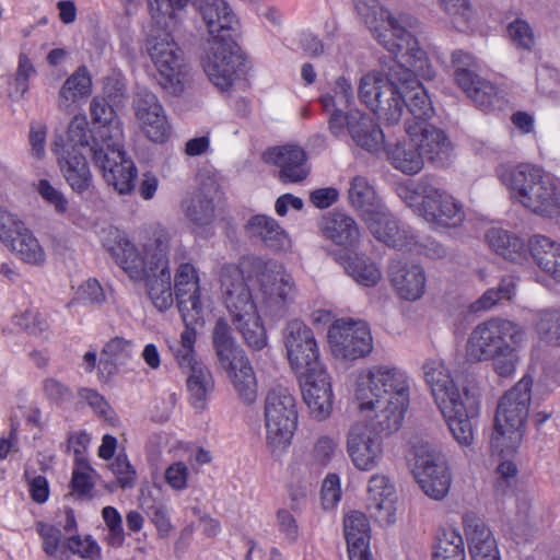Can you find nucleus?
<instances>
[{"label": "nucleus", "mask_w": 560, "mask_h": 560, "mask_svg": "<svg viewBox=\"0 0 560 560\" xmlns=\"http://www.w3.org/2000/svg\"><path fill=\"white\" fill-rule=\"evenodd\" d=\"M355 12L368 26L377 43L394 57L401 56L407 66H398L394 78L400 81V102L408 107L410 124L434 127L429 124L434 109L431 100L418 78L431 80L434 70L425 51L419 46L413 32L418 20L405 11H389L378 0H355Z\"/></svg>", "instance_id": "obj_1"}, {"label": "nucleus", "mask_w": 560, "mask_h": 560, "mask_svg": "<svg viewBox=\"0 0 560 560\" xmlns=\"http://www.w3.org/2000/svg\"><path fill=\"white\" fill-rule=\"evenodd\" d=\"M92 129L84 115H75L69 124V141L88 147L94 165L105 182L118 194L127 195L135 188L138 171L124 150L122 122L104 98L94 97L90 104Z\"/></svg>", "instance_id": "obj_2"}, {"label": "nucleus", "mask_w": 560, "mask_h": 560, "mask_svg": "<svg viewBox=\"0 0 560 560\" xmlns=\"http://www.w3.org/2000/svg\"><path fill=\"white\" fill-rule=\"evenodd\" d=\"M102 243L132 281L144 283L150 301L159 311H166L173 305L170 233L165 229L155 228L141 250L124 232L114 228L106 231Z\"/></svg>", "instance_id": "obj_3"}, {"label": "nucleus", "mask_w": 560, "mask_h": 560, "mask_svg": "<svg viewBox=\"0 0 560 560\" xmlns=\"http://www.w3.org/2000/svg\"><path fill=\"white\" fill-rule=\"evenodd\" d=\"M411 377L395 364H373L355 372L352 402L360 417L375 429L396 432L402 424L410 401Z\"/></svg>", "instance_id": "obj_4"}, {"label": "nucleus", "mask_w": 560, "mask_h": 560, "mask_svg": "<svg viewBox=\"0 0 560 560\" xmlns=\"http://www.w3.org/2000/svg\"><path fill=\"white\" fill-rule=\"evenodd\" d=\"M527 332L518 323L491 317L479 323L469 334L465 355L470 362L492 361L493 371L511 377L520 363L518 351L525 346Z\"/></svg>", "instance_id": "obj_5"}, {"label": "nucleus", "mask_w": 560, "mask_h": 560, "mask_svg": "<svg viewBox=\"0 0 560 560\" xmlns=\"http://www.w3.org/2000/svg\"><path fill=\"white\" fill-rule=\"evenodd\" d=\"M260 267V261L256 259H243L238 266H223L220 272L222 303L233 326L253 350H261L268 343L266 328L249 287V269Z\"/></svg>", "instance_id": "obj_6"}, {"label": "nucleus", "mask_w": 560, "mask_h": 560, "mask_svg": "<svg viewBox=\"0 0 560 560\" xmlns=\"http://www.w3.org/2000/svg\"><path fill=\"white\" fill-rule=\"evenodd\" d=\"M425 383L431 388L454 439L463 446L471 445L474 428L471 418L477 415L478 404L467 392L460 393L451 371L440 358L428 359L422 365Z\"/></svg>", "instance_id": "obj_7"}, {"label": "nucleus", "mask_w": 560, "mask_h": 560, "mask_svg": "<svg viewBox=\"0 0 560 560\" xmlns=\"http://www.w3.org/2000/svg\"><path fill=\"white\" fill-rule=\"evenodd\" d=\"M497 175L511 199L529 212L545 219L560 217V184L542 168L529 163L502 164Z\"/></svg>", "instance_id": "obj_8"}, {"label": "nucleus", "mask_w": 560, "mask_h": 560, "mask_svg": "<svg viewBox=\"0 0 560 560\" xmlns=\"http://www.w3.org/2000/svg\"><path fill=\"white\" fill-rule=\"evenodd\" d=\"M406 136L386 145L389 164L406 175H416L424 167V159L444 164L453 147L447 136L436 127L410 124L405 127Z\"/></svg>", "instance_id": "obj_9"}, {"label": "nucleus", "mask_w": 560, "mask_h": 560, "mask_svg": "<svg viewBox=\"0 0 560 560\" xmlns=\"http://www.w3.org/2000/svg\"><path fill=\"white\" fill-rule=\"evenodd\" d=\"M397 194L416 215L433 229L457 228L465 221L462 202L428 177L399 185Z\"/></svg>", "instance_id": "obj_10"}, {"label": "nucleus", "mask_w": 560, "mask_h": 560, "mask_svg": "<svg viewBox=\"0 0 560 560\" xmlns=\"http://www.w3.org/2000/svg\"><path fill=\"white\" fill-rule=\"evenodd\" d=\"M533 378L524 375L501 398L490 438L492 454L513 455L520 447L529 412Z\"/></svg>", "instance_id": "obj_11"}, {"label": "nucleus", "mask_w": 560, "mask_h": 560, "mask_svg": "<svg viewBox=\"0 0 560 560\" xmlns=\"http://www.w3.org/2000/svg\"><path fill=\"white\" fill-rule=\"evenodd\" d=\"M395 60L384 73L380 70H372L361 77L358 85V95L381 120L388 125H396L402 115L400 102V81L394 78L398 66L406 68L407 62L401 56L394 57Z\"/></svg>", "instance_id": "obj_12"}, {"label": "nucleus", "mask_w": 560, "mask_h": 560, "mask_svg": "<svg viewBox=\"0 0 560 560\" xmlns=\"http://www.w3.org/2000/svg\"><path fill=\"white\" fill-rule=\"evenodd\" d=\"M298 420V404L293 393L280 386L270 389L265 399L264 425L266 445L273 456H280L288 450Z\"/></svg>", "instance_id": "obj_13"}, {"label": "nucleus", "mask_w": 560, "mask_h": 560, "mask_svg": "<svg viewBox=\"0 0 560 560\" xmlns=\"http://www.w3.org/2000/svg\"><path fill=\"white\" fill-rule=\"evenodd\" d=\"M145 49L158 71V83L167 94L178 96L184 93L188 68L184 52L171 33L152 30L145 42Z\"/></svg>", "instance_id": "obj_14"}, {"label": "nucleus", "mask_w": 560, "mask_h": 560, "mask_svg": "<svg viewBox=\"0 0 560 560\" xmlns=\"http://www.w3.org/2000/svg\"><path fill=\"white\" fill-rule=\"evenodd\" d=\"M412 474L423 493L435 501L443 500L451 488L452 475L441 452L429 443L413 445Z\"/></svg>", "instance_id": "obj_15"}, {"label": "nucleus", "mask_w": 560, "mask_h": 560, "mask_svg": "<svg viewBox=\"0 0 560 560\" xmlns=\"http://www.w3.org/2000/svg\"><path fill=\"white\" fill-rule=\"evenodd\" d=\"M282 340L290 369L296 377L325 369L319 359L315 335L304 322H288L282 330Z\"/></svg>", "instance_id": "obj_16"}, {"label": "nucleus", "mask_w": 560, "mask_h": 560, "mask_svg": "<svg viewBox=\"0 0 560 560\" xmlns=\"http://www.w3.org/2000/svg\"><path fill=\"white\" fill-rule=\"evenodd\" d=\"M381 433L388 434L375 429L373 422L363 417L349 425L346 448L351 463L358 470L370 471L380 465L384 455Z\"/></svg>", "instance_id": "obj_17"}, {"label": "nucleus", "mask_w": 560, "mask_h": 560, "mask_svg": "<svg viewBox=\"0 0 560 560\" xmlns=\"http://www.w3.org/2000/svg\"><path fill=\"white\" fill-rule=\"evenodd\" d=\"M328 343L335 358L354 361L373 351V337L364 322L337 319L327 334Z\"/></svg>", "instance_id": "obj_18"}, {"label": "nucleus", "mask_w": 560, "mask_h": 560, "mask_svg": "<svg viewBox=\"0 0 560 560\" xmlns=\"http://www.w3.org/2000/svg\"><path fill=\"white\" fill-rule=\"evenodd\" d=\"M202 65L209 80L220 90L226 91L233 85L243 58L232 38H221L210 40Z\"/></svg>", "instance_id": "obj_19"}, {"label": "nucleus", "mask_w": 560, "mask_h": 560, "mask_svg": "<svg viewBox=\"0 0 560 560\" xmlns=\"http://www.w3.org/2000/svg\"><path fill=\"white\" fill-rule=\"evenodd\" d=\"M452 65L456 84L479 107H490L497 98V89L492 83L475 73L478 67L476 58L469 52L458 49L452 52Z\"/></svg>", "instance_id": "obj_20"}, {"label": "nucleus", "mask_w": 560, "mask_h": 560, "mask_svg": "<svg viewBox=\"0 0 560 560\" xmlns=\"http://www.w3.org/2000/svg\"><path fill=\"white\" fill-rule=\"evenodd\" d=\"M174 295L185 323L202 320L200 277L190 262H182L174 276Z\"/></svg>", "instance_id": "obj_21"}, {"label": "nucleus", "mask_w": 560, "mask_h": 560, "mask_svg": "<svg viewBox=\"0 0 560 560\" xmlns=\"http://www.w3.org/2000/svg\"><path fill=\"white\" fill-rule=\"evenodd\" d=\"M132 108L137 124L145 137L154 142L165 141L170 126L156 95L148 90L139 91L133 97Z\"/></svg>", "instance_id": "obj_22"}, {"label": "nucleus", "mask_w": 560, "mask_h": 560, "mask_svg": "<svg viewBox=\"0 0 560 560\" xmlns=\"http://www.w3.org/2000/svg\"><path fill=\"white\" fill-rule=\"evenodd\" d=\"M371 234L387 246L420 253L415 235L393 217L383 205L363 220Z\"/></svg>", "instance_id": "obj_23"}, {"label": "nucleus", "mask_w": 560, "mask_h": 560, "mask_svg": "<svg viewBox=\"0 0 560 560\" xmlns=\"http://www.w3.org/2000/svg\"><path fill=\"white\" fill-rule=\"evenodd\" d=\"M7 224L5 229H0V241L25 264L43 266L46 252L33 232L18 215L8 218Z\"/></svg>", "instance_id": "obj_24"}, {"label": "nucleus", "mask_w": 560, "mask_h": 560, "mask_svg": "<svg viewBox=\"0 0 560 560\" xmlns=\"http://www.w3.org/2000/svg\"><path fill=\"white\" fill-rule=\"evenodd\" d=\"M298 380L310 416L317 421L328 419L332 412L334 392L327 371L324 369Z\"/></svg>", "instance_id": "obj_25"}, {"label": "nucleus", "mask_w": 560, "mask_h": 560, "mask_svg": "<svg viewBox=\"0 0 560 560\" xmlns=\"http://www.w3.org/2000/svg\"><path fill=\"white\" fill-rule=\"evenodd\" d=\"M75 148L67 138V143L60 145L58 141L52 144V152L57 155L59 167L70 188L78 195L89 191L93 187V175L84 155L77 153Z\"/></svg>", "instance_id": "obj_26"}, {"label": "nucleus", "mask_w": 560, "mask_h": 560, "mask_svg": "<svg viewBox=\"0 0 560 560\" xmlns=\"http://www.w3.org/2000/svg\"><path fill=\"white\" fill-rule=\"evenodd\" d=\"M368 510L381 525H392L396 522V487L389 476L374 474L366 487Z\"/></svg>", "instance_id": "obj_27"}, {"label": "nucleus", "mask_w": 560, "mask_h": 560, "mask_svg": "<svg viewBox=\"0 0 560 560\" xmlns=\"http://www.w3.org/2000/svg\"><path fill=\"white\" fill-rule=\"evenodd\" d=\"M353 101L352 84L345 77H338L335 80L331 93L320 96L323 110L329 115L328 129L338 139L346 136V120L349 113H343V109L350 107Z\"/></svg>", "instance_id": "obj_28"}, {"label": "nucleus", "mask_w": 560, "mask_h": 560, "mask_svg": "<svg viewBox=\"0 0 560 560\" xmlns=\"http://www.w3.org/2000/svg\"><path fill=\"white\" fill-rule=\"evenodd\" d=\"M194 4L205 22L210 40L232 38L230 32H236L240 21L225 0H195Z\"/></svg>", "instance_id": "obj_29"}, {"label": "nucleus", "mask_w": 560, "mask_h": 560, "mask_svg": "<svg viewBox=\"0 0 560 560\" xmlns=\"http://www.w3.org/2000/svg\"><path fill=\"white\" fill-rule=\"evenodd\" d=\"M264 159L279 168V178L283 183H300L310 173L306 154L298 145L270 148L264 153Z\"/></svg>", "instance_id": "obj_30"}, {"label": "nucleus", "mask_w": 560, "mask_h": 560, "mask_svg": "<svg viewBox=\"0 0 560 560\" xmlns=\"http://www.w3.org/2000/svg\"><path fill=\"white\" fill-rule=\"evenodd\" d=\"M463 524L472 560H501L497 540L482 520L465 514Z\"/></svg>", "instance_id": "obj_31"}, {"label": "nucleus", "mask_w": 560, "mask_h": 560, "mask_svg": "<svg viewBox=\"0 0 560 560\" xmlns=\"http://www.w3.org/2000/svg\"><path fill=\"white\" fill-rule=\"evenodd\" d=\"M318 230L323 237L345 248L357 246L361 236L355 220L340 211L324 214L318 221Z\"/></svg>", "instance_id": "obj_32"}, {"label": "nucleus", "mask_w": 560, "mask_h": 560, "mask_svg": "<svg viewBox=\"0 0 560 560\" xmlns=\"http://www.w3.org/2000/svg\"><path fill=\"white\" fill-rule=\"evenodd\" d=\"M388 275L395 291L401 299L416 301L423 295L427 277L421 266L393 261L388 268Z\"/></svg>", "instance_id": "obj_33"}, {"label": "nucleus", "mask_w": 560, "mask_h": 560, "mask_svg": "<svg viewBox=\"0 0 560 560\" xmlns=\"http://www.w3.org/2000/svg\"><path fill=\"white\" fill-rule=\"evenodd\" d=\"M220 365L226 372L238 399L245 405L254 404L258 395V383L246 353L232 357V360Z\"/></svg>", "instance_id": "obj_34"}, {"label": "nucleus", "mask_w": 560, "mask_h": 560, "mask_svg": "<svg viewBox=\"0 0 560 560\" xmlns=\"http://www.w3.org/2000/svg\"><path fill=\"white\" fill-rule=\"evenodd\" d=\"M259 281L264 303L270 310H282L295 295L293 278L282 268L264 271Z\"/></svg>", "instance_id": "obj_35"}, {"label": "nucleus", "mask_w": 560, "mask_h": 560, "mask_svg": "<svg viewBox=\"0 0 560 560\" xmlns=\"http://www.w3.org/2000/svg\"><path fill=\"white\" fill-rule=\"evenodd\" d=\"M347 131L357 147L369 152H378L384 145L382 129L363 112H349L346 120Z\"/></svg>", "instance_id": "obj_36"}, {"label": "nucleus", "mask_w": 560, "mask_h": 560, "mask_svg": "<svg viewBox=\"0 0 560 560\" xmlns=\"http://www.w3.org/2000/svg\"><path fill=\"white\" fill-rule=\"evenodd\" d=\"M92 93V81L85 67L78 68L61 85L57 105L62 112L74 110Z\"/></svg>", "instance_id": "obj_37"}, {"label": "nucleus", "mask_w": 560, "mask_h": 560, "mask_svg": "<svg viewBox=\"0 0 560 560\" xmlns=\"http://www.w3.org/2000/svg\"><path fill=\"white\" fill-rule=\"evenodd\" d=\"M528 249L539 269L560 283V243L536 234L529 238Z\"/></svg>", "instance_id": "obj_38"}, {"label": "nucleus", "mask_w": 560, "mask_h": 560, "mask_svg": "<svg viewBox=\"0 0 560 560\" xmlns=\"http://www.w3.org/2000/svg\"><path fill=\"white\" fill-rule=\"evenodd\" d=\"M489 247L512 262L522 264L527 259L528 244L506 230L492 228L486 234Z\"/></svg>", "instance_id": "obj_39"}, {"label": "nucleus", "mask_w": 560, "mask_h": 560, "mask_svg": "<svg viewBox=\"0 0 560 560\" xmlns=\"http://www.w3.org/2000/svg\"><path fill=\"white\" fill-rule=\"evenodd\" d=\"M217 195L218 186L214 182L197 190L185 202L186 218L196 226L210 224L214 218V199Z\"/></svg>", "instance_id": "obj_40"}, {"label": "nucleus", "mask_w": 560, "mask_h": 560, "mask_svg": "<svg viewBox=\"0 0 560 560\" xmlns=\"http://www.w3.org/2000/svg\"><path fill=\"white\" fill-rule=\"evenodd\" d=\"M182 372L186 375V389L190 404L195 408H202L214 387L212 373L201 361L183 369Z\"/></svg>", "instance_id": "obj_41"}, {"label": "nucleus", "mask_w": 560, "mask_h": 560, "mask_svg": "<svg viewBox=\"0 0 560 560\" xmlns=\"http://www.w3.org/2000/svg\"><path fill=\"white\" fill-rule=\"evenodd\" d=\"M246 230L259 237L266 246L273 250H285L290 247V238L277 221L270 217L257 214L250 218Z\"/></svg>", "instance_id": "obj_42"}, {"label": "nucleus", "mask_w": 560, "mask_h": 560, "mask_svg": "<svg viewBox=\"0 0 560 560\" xmlns=\"http://www.w3.org/2000/svg\"><path fill=\"white\" fill-rule=\"evenodd\" d=\"M348 199L350 205L360 212L361 219L373 214L384 203L364 176H354L349 183Z\"/></svg>", "instance_id": "obj_43"}, {"label": "nucleus", "mask_w": 560, "mask_h": 560, "mask_svg": "<svg viewBox=\"0 0 560 560\" xmlns=\"http://www.w3.org/2000/svg\"><path fill=\"white\" fill-rule=\"evenodd\" d=\"M532 325L539 341L560 346V307H545L533 312Z\"/></svg>", "instance_id": "obj_44"}, {"label": "nucleus", "mask_w": 560, "mask_h": 560, "mask_svg": "<svg viewBox=\"0 0 560 560\" xmlns=\"http://www.w3.org/2000/svg\"><path fill=\"white\" fill-rule=\"evenodd\" d=\"M370 521L360 511H351L343 518L348 552L370 549Z\"/></svg>", "instance_id": "obj_45"}, {"label": "nucleus", "mask_w": 560, "mask_h": 560, "mask_svg": "<svg viewBox=\"0 0 560 560\" xmlns=\"http://www.w3.org/2000/svg\"><path fill=\"white\" fill-rule=\"evenodd\" d=\"M342 266L346 273L360 285L373 287L382 278L380 268L369 257L350 255L343 259Z\"/></svg>", "instance_id": "obj_46"}, {"label": "nucleus", "mask_w": 560, "mask_h": 560, "mask_svg": "<svg viewBox=\"0 0 560 560\" xmlns=\"http://www.w3.org/2000/svg\"><path fill=\"white\" fill-rule=\"evenodd\" d=\"M432 560H466L462 535L452 528L440 530L433 547Z\"/></svg>", "instance_id": "obj_47"}, {"label": "nucleus", "mask_w": 560, "mask_h": 560, "mask_svg": "<svg viewBox=\"0 0 560 560\" xmlns=\"http://www.w3.org/2000/svg\"><path fill=\"white\" fill-rule=\"evenodd\" d=\"M185 324L186 327L180 332L179 339L168 341L170 351L180 370L200 362V360L197 359L195 350L197 332L192 327H190L195 323Z\"/></svg>", "instance_id": "obj_48"}, {"label": "nucleus", "mask_w": 560, "mask_h": 560, "mask_svg": "<svg viewBox=\"0 0 560 560\" xmlns=\"http://www.w3.org/2000/svg\"><path fill=\"white\" fill-rule=\"evenodd\" d=\"M212 339L220 364L232 360V357H238L245 353V351L236 345L231 334L230 325L223 317L217 320L212 331Z\"/></svg>", "instance_id": "obj_49"}, {"label": "nucleus", "mask_w": 560, "mask_h": 560, "mask_svg": "<svg viewBox=\"0 0 560 560\" xmlns=\"http://www.w3.org/2000/svg\"><path fill=\"white\" fill-rule=\"evenodd\" d=\"M36 532L42 539V548L47 557L52 560H67L66 539H62L60 528L39 522L36 524Z\"/></svg>", "instance_id": "obj_50"}, {"label": "nucleus", "mask_w": 560, "mask_h": 560, "mask_svg": "<svg viewBox=\"0 0 560 560\" xmlns=\"http://www.w3.org/2000/svg\"><path fill=\"white\" fill-rule=\"evenodd\" d=\"M188 0H148V8L153 22L159 27L168 28L177 23V12L183 10Z\"/></svg>", "instance_id": "obj_51"}, {"label": "nucleus", "mask_w": 560, "mask_h": 560, "mask_svg": "<svg viewBox=\"0 0 560 560\" xmlns=\"http://www.w3.org/2000/svg\"><path fill=\"white\" fill-rule=\"evenodd\" d=\"M515 291V282L512 278H503L497 288L487 290L471 305L475 312L489 311L501 300H510Z\"/></svg>", "instance_id": "obj_52"}, {"label": "nucleus", "mask_w": 560, "mask_h": 560, "mask_svg": "<svg viewBox=\"0 0 560 560\" xmlns=\"http://www.w3.org/2000/svg\"><path fill=\"white\" fill-rule=\"evenodd\" d=\"M508 37L517 49L532 51L536 45L533 26L523 19H515L506 27Z\"/></svg>", "instance_id": "obj_53"}, {"label": "nucleus", "mask_w": 560, "mask_h": 560, "mask_svg": "<svg viewBox=\"0 0 560 560\" xmlns=\"http://www.w3.org/2000/svg\"><path fill=\"white\" fill-rule=\"evenodd\" d=\"M440 7L448 14L451 23L458 31H465L472 19L468 0H438Z\"/></svg>", "instance_id": "obj_54"}, {"label": "nucleus", "mask_w": 560, "mask_h": 560, "mask_svg": "<svg viewBox=\"0 0 560 560\" xmlns=\"http://www.w3.org/2000/svg\"><path fill=\"white\" fill-rule=\"evenodd\" d=\"M65 549L67 550V560L71 555L83 559L95 560L101 556V548L90 536L81 537L79 535L70 536L66 539Z\"/></svg>", "instance_id": "obj_55"}, {"label": "nucleus", "mask_w": 560, "mask_h": 560, "mask_svg": "<svg viewBox=\"0 0 560 560\" xmlns=\"http://www.w3.org/2000/svg\"><path fill=\"white\" fill-rule=\"evenodd\" d=\"M339 442L336 436L328 434L319 435L313 445L311 458L313 464L318 466H327L338 451Z\"/></svg>", "instance_id": "obj_56"}, {"label": "nucleus", "mask_w": 560, "mask_h": 560, "mask_svg": "<svg viewBox=\"0 0 560 560\" xmlns=\"http://www.w3.org/2000/svg\"><path fill=\"white\" fill-rule=\"evenodd\" d=\"M35 74V69L31 60L21 55L15 77L11 83L10 96L12 98H21L28 90V80Z\"/></svg>", "instance_id": "obj_57"}, {"label": "nucleus", "mask_w": 560, "mask_h": 560, "mask_svg": "<svg viewBox=\"0 0 560 560\" xmlns=\"http://www.w3.org/2000/svg\"><path fill=\"white\" fill-rule=\"evenodd\" d=\"M36 191L43 200L54 207L56 213L63 214L68 211V199L63 192L54 187L49 180L39 179L36 184Z\"/></svg>", "instance_id": "obj_58"}, {"label": "nucleus", "mask_w": 560, "mask_h": 560, "mask_svg": "<svg viewBox=\"0 0 560 560\" xmlns=\"http://www.w3.org/2000/svg\"><path fill=\"white\" fill-rule=\"evenodd\" d=\"M79 399L86 404L92 411L101 418L110 419L113 417V409L107 400L95 389L81 387L78 390Z\"/></svg>", "instance_id": "obj_59"}, {"label": "nucleus", "mask_w": 560, "mask_h": 560, "mask_svg": "<svg viewBox=\"0 0 560 560\" xmlns=\"http://www.w3.org/2000/svg\"><path fill=\"white\" fill-rule=\"evenodd\" d=\"M102 516L109 530L108 542L113 546H121L125 535L119 512L113 506H105L102 511Z\"/></svg>", "instance_id": "obj_60"}, {"label": "nucleus", "mask_w": 560, "mask_h": 560, "mask_svg": "<svg viewBox=\"0 0 560 560\" xmlns=\"http://www.w3.org/2000/svg\"><path fill=\"white\" fill-rule=\"evenodd\" d=\"M42 389L44 396L56 405L65 404L73 396L71 388L55 377L45 378L42 384Z\"/></svg>", "instance_id": "obj_61"}, {"label": "nucleus", "mask_w": 560, "mask_h": 560, "mask_svg": "<svg viewBox=\"0 0 560 560\" xmlns=\"http://www.w3.org/2000/svg\"><path fill=\"white\" fill-rule=\"evenodd\" d=\"M110 470L121 488H132L135 486L137 474L125 454H119L115 458L110 464Z\"/></svg>", "instance_id": "obj_62"}, {"label": "nucleus", "mask_w": 560, "mask_h": 560, "mask_svg": "<svg viewBox=\"0 0 560 560\" xmlns=\"http://www.w3.org/2000/svg\"><path fill=\"white\" fill-rule=\"evenodd\" d=\"M15 324L32 335L43 334L49 328L47 317L32 310L15 316Z\"/></svg>", "instance_id": "obj_63"}, {"label": "nucleus", "mask_w": 560, "mask_h": 560, "mask_svg": "<svg viewBox=\"0 0 560 560\" xmlns=\"http://www.w3.org/2000/svg\"><path fill=\"white\" fill-rule=\"evenodd\" d=\"M189 468L183 462H175L164 471L165 482L175 491H184L188 487Z\"/></svg>", "instance_id": "obj_64"}]
</instances>
